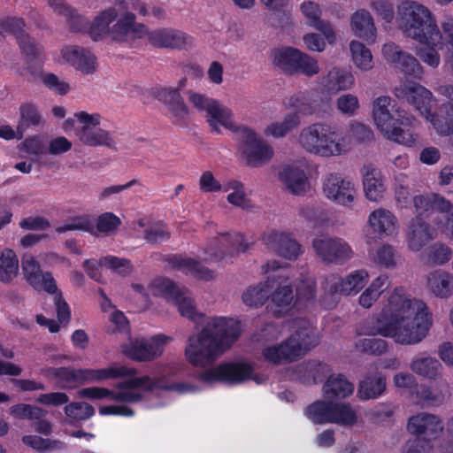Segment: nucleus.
Returning <instances> with one entry per match:
<instances>
[{
	"mask_svg": "<svg viewBox=\"0 0 453 453\" xmlns=\"http://www.w3.org/2000/svg\"><path fill=\"white\" fill-rule=\"evenodd\" d=\"M150 290L155 296L173 302L182 317L196 322L202 316L196 310L190 292L185 288L177 286L169 279L154 280L150 285Z\"/></svg>",
	"mask_w": 453,
	"mask_h": 453,
	"instance_id": "ddd939ff",
	"label": "nucleus"
},
{
	"mask_svg": "<svg viewBox=\"0 0 453 453\" xmlns=\"http://www.w3.org/2000/svg\"><path fill=\"white\" fill-rule=\"evenodd\" d=\"M120 224L121 220L118 216L112 212H104L97 218L93 234H111L118 229Z\"/></svg>",
	"mask_w": 453,
	"mask_h": 453,
	"instance_id": "680f3d73",
	"label": "nucleus"
},
{
	"mask_svg": "<svg viewBox=\"0 0 453 453\" xmlns=\"http://www.w3.org/2000/svg\"><path fill=\"white\" fill-rule=\"evenodd\" d=\"M372 119L380 134L388 140L404 146L415 144L417 137L409 129H404L402 114L392 104L389 96H381L372 102Z\"/></svg>",
	"mask_w": 453,
	"mask_h": 453,
	"instance_id": "1a4fd4ad",
	"label": "nucleus"
},
{
	"mask_svg": "<svg viewBox=\"0 0 453 453\" xmlns=\"http://www.w3.org/2000/svg\"><path fill=\"white\" fill-rule=\"evenodd\" d=\"M248 247L243 235L239 233L220 234L210 242L202 259L207 263H227L232 257L244 253Z\"/></svg>",
	"mask_w": 453,
	"mask_h": 453,
	"instance_id": "2eb2a0df",
	"label": "nucleus"
},
{
	"mask_svg": "<svg viewBox=\"0 0 453 453\" xmlns=\"http://www.w3.org/2000/svg\"><path fill=\"white\" fill-rule=\"evenodd\" d=\"M301 50L294 47H283L273 50V62L283 72L294 74Z\"/></svg>",
	"mask_w": 453,
	"mask_h": 453,
	"instance_id": "c03bdc74",
	"label": "nucleus"
},
{
	"mask_svg": "<svg viewBox=\"0 0 453 453\" xmlns=\"http://www.w3.org/2000/svg\"><path fill=\"white\" fill-rule=\"evenodd\" d=\"M297 143L305 152L325 158L346 155L349 140L341 134V128L326 122H314L303 127Z\"/></svg>",
	"mask_w": 453,
	"mask_h": 453,
	"instance_id": "423d86ee",
	"label": "nucleus"
},
{
	"mask_svg": "<svg viewBox=\"0 0 453 453\" xmlns=\"http://www.w3.org/2000/svg\"><path fill=\"white\" fill-rule=\"evenodd\" d=\"M288 105L297 114L311 116L319 113L325 102L321 95L316 90L299 91L288 98Z\"/></svg>",
	"mask_w": 453,
	"mask_h": 453,
	"instance_id": "c756f323",
	"label": "nucleus"
},
{
	"mask_svg": "<svg viewBox=\"0 0 453 453\" xmlns=\"http://www.w3.org/2000/svg\"><path fill=\"white\" fill-rule=\"evenodd\" d=\"M187 81L186 78H182L179 81L177 87H163L155 91V96L167 106L178 121H185L189 115V108L180 95Z\"/></svg>",
	"mask_w": 453,
	"mask_h": 453,
	"instance_id": "b1692460",
	"label": "nucleus"
},
{
	"mask_svg": "<svg viewBox=\"0 0 453 453\" xmlns=\"http://www.w3.org/2000/svg\"><path fill=\"white\" fill-rule=\"evenodd\" d=\"M354 385L342 374L330 375L322 391L327 399H342L351 395L354 392Z\"/></svg>",
	"mask_w": 453,
	"mask_h": 453,
	"instance_id": "4c0bfd02",
	"label": "nucleus"
},
{
	"mask_svg": "<svg viewBox=\"0 0 453 453\" xmlns=\"http://www.w3.org/2000/svg\"><path fill=\"white\" fill-rule=\"evenodd\" d=\"M312 249L316 255L326 264H343L353 257L351 246L343 239L319 235L313 239Z\"/></svg>",
	"mask_w": 453,
	"mask_h": 453,
	"instance_id": "a211bd4d",
	"label": "nucleus"
},
{
	"mask_svg": "<svg viewBox=\"0 0 453 453\" xmlns=\"http://www.w3.org/2000/svg\"><path fill=\"white\" fill-rule=\"evenodd\" d=\"M169 264L173 268L198 280H211L216 277L214 271L204 267L199 261L191 257L175 255L169 258Z\"/></svg>",
	"mask_w": 453,
	"mask_h": 453,
	"instance_id": "f704fd0d",
	"label": "nucleus"
},
{
	"mask_svg": "<svg viewBox=\"0 0 453 453\" xmlns=\"http://www.w3.org/2000/svg\"><path fill=\"white\" fill-rule=\"evenodd\" d=\"M299 11L306 25L321 32L329 44L335 43L336 33L332 23L322 19L323 11L319 4L311 0H304L300 4Z\"/></svg>",
	"mask_w": 453,
	"mask_h": 453,
	"instance_id": "393cba45",
	"label": "nucleus"
},
{
	"mask_svg": "<svg viewBox=\"0 0 453 453\" xmlns=\"http://www.w3.org/2000/svg\"><path fill=\"white\" fill-rule=\"evenodd\" d=\"M412 203L417 214L422 215L432 210L438 212L445 211L449 206V200L439 194L430 193L413 196Z\"/></svg>",
	"mask_w": 453,
	"mask_h": 453,
	"instance_id": "79ce46f5",
	"label": "nucleus"
},
{
	"mask_svg": "<svg viewBox=\"0 0 453 453\" xmlns=\"http://www.w3.org/2000/svg\"><path fill=\"white\" fill-rule=\"evenodd\" d=\"M405 76H411L416 79H421L424 73V68L418 59L411 53L406 52L396 65Z\"/></svg>",
	"mask_w": 453,
	"mask_h": 453,
	"instance_id": "bf43d9fd",
	"label": "nucleus"
},
{
	"mask_svg": "<svg viewBox=\"0 0 453 453\" xmlns=\"http://www.w3.org/2000/svg\"><path fill=\"white\" fill-rule=\"evenodd\" d=\"M394 95L407 102L429 121L435 132L441 135L453 133V105L441 104L435 115L431 114L434 96L430 90L413 81H402L394 88Z\"/></svg>",
	"mask_w": 453,
	"mask_h": 453,
	"instance_id": "39448f33",
	"label": "nucleus"
},
{
	"mask_svg": "<svg viewBox=\"0 0 453 453\" xmlns=\"http://www.w3.org/2000/svg\"><path fill=\"white\" fill-rule=\"evenodd\" d=\"M369 280V273L365 269L350 272L343 277L332 276L330 279V290L342 296H356L359 293Z\"/></svg>",
	"mask_w": 453,
	"mask_h": 453,
	"instance_id": "cd10ccee",
	"label": "nucleus"
},
{
	"mask_svg": "<svg viewBox=\"0 0 453 453\" xmlns=\"http://www.w3.org/2000/svg\"><path fill=\"white\" fill-rule=\"evenodd\" d=\"M115 385L114 389L103 387H89L77 392L80 398L89 400L108 399L120 403H136L143 398V392H150L159 387V380L148 375L133 376Z\"/></svg>",
	"mask_w": 453,
	"mask_h": 453,
	"instance_id": "6e6552de",
	"label": "nucleus"
},
{
	"mask_svg": "<svg viewBox=\"0 0 453 453\" xmlns=\"http://www.w3.org/2000/svg\"><path fill=\"white\" fill-rule=\"evenodd\" d=\"M372 233L380 237L395 236L399 231V223L395 215L389 210L378 208L372 211L367 219Z\"/></svg>",
	"mask_w": 453,
	"mask_h": 453,
	"instance_id": "2f4dec72",
	"label": "nucleus"
},
{
	"mask_svg": "<svg viewBox=\"0 0 453 453\" xmlns=\"http://www.w3.org/2000/svg\"><path fill=\"white\" fill-rule=\"evenodd\" d=\"M449 388L446 380H437L434 386H418L415 392L416 400L420 403H440L449 395Z\"/></svg>",
	"mask_w": 453,
	"mask_h": 453,
	"instance_id": "e433bc0d",
	"label": "nucleus"
},
{
	"mask_svg": "<svg viewBox=\"0 0 453 453\" xmlns=\"http://www.w3.org/2000/svg\"><path fill=\"white\" fill-rule=\"evenodd\" d=\"M396 21L405 36L418 42L414 49L416 56L429 67L437 68L443 38L432 12L418 2L406 0L397 7Z\"/></svg>",
	"mask_w": 453,
	"mask_h": 453,
	"instance_id": "20e7f679",
	"label": "nucleus"
},
{
	"mask_svg": "<svg viewBox=\"0 0 453 453\" xmlns=\"http://www.w3.org/2000/svg\"><path fill=\"white\" fill-rule=\"evenodd\" d=\"M85 231L90 234L95 233V223L91 217L87 214L75 216L67 222L56 228L58 233H65L67 231Z\"/></svg>",
	"mask_w": 453,
	"mask_h": 453,
	"instance_id": "6e6d98bb",
	"label": "nucleus"
},
{
	"mask_svg": "<svg viewBox=\"0 0 453 453\" xmlns=\"http://www.w3.org/2000/svg\"><path fill=\"white\" fill-rule=\"evenodd\" d=\"M173 341L171 336L157 334L150 338H135L121 346L127 357L137 362H150L162 356L165 346Z\"/></svg>",
	"mask_w": 453,
	"mask_h": 453,
	"instance_id": "dca6fc26",
	"label": "nucleus"
},
{
	"mask_svg": "<svg viewBox=\"0 0 453 453\" xmlns=\"http://www.w3.org/2000/svg\"><path fill=\"white\" fill-rule=\"evenodd\" d=\"M283 188L294 196H304L311 190L306 167L299 164L287 165L279 173Z\"/></svg>",
	"mask_w": 453,
	"mask_h": 453,
	"instance_id": "4be33fe9",
	"label": "nucleus"
},
{
	"mask_svg": "<svg viewBox=\"0 0 453 453\" xmlns=\"http://www.w3.org/2000/svg\"><path fill=\"white\" fill-rule=\"evenodd\" d=\"M396 409L393 403H380L368 410L365 416L373 423H384L394 416Z\"/></svg>",
	"mask_w": 453,
	"mask_h": 453,
	"instance_id": "13d9d810",
	"label": "nucleus"
},
{
	"mask_svg": "<svg viewBox=\"0 0 453 453\" xmlns=\"http://www.w3.org/2000/svg\"><path fill=\"white\" fill-rule=\"evenodd\" d=\"M22 274L26 281L37 291H46L56 294L58 288L50 272H43L36 258L29 253L21 257Z\"/></svg>",
	"mask_w": 453,
	"mask_h": 453,
	"instance_id": "aec40b11",
	"label": "nucleus"
},
{
	"mask_svg": "<svg viewBox=\"0 0 453 453\" xmlns=\"http://www.w3.org/2000/svg\"><path fill=\"white\" fill-rule=\"evenodd\" d=\"M80 369L71 367H50L42 370V373L50 380H56L61 388H74L80 384Z\"/></svg>",
	"mask_w": 453,
	"mask_h": 453,
	"instance_id": "a19ab883",
	"label": "nucleus"
},
{
	"mask_svg": "<svg viewBox=\"0 0 453 453\" xmlns=\"http://www.w3.org/2000/svg\"><path fill=\"white\" fill-rule=\"evenodd\" d=\"M410 369L417 376L430 381L444 380L442 364L430 355L422 354L415 357L410 364Z\"/></svg>",
	"mask_w": 453,
	"mask_h": 453,
	"instance_id": "72a5a7b5",
	"label": "nucleus"
},
{
	"mask_svg": "<svg viewBox=\"0 0 453 453\" xmlns=\"http://www.w3.org/2000/svg\"><path fill=\"white\" fill-rule=\"evenodd\" d=\"M263 243L279 257L296 261L303 253L299 242L290 233L271 230L262 235Z\"/></svg>",
	"mask_w": 453,
	"mask_h": 453,
	"instance_id": "6ab92c4d",
	"label": "nucleus"
},
{
	"mask_svg": "<svg viewBox=\"0 0 453 453\" xmlns=\"http://www.w3.org/2000/svg\"><path fill=\"white\" fill-rule=\"evenodd\" d=\"M360 172L365 197L371 202H380L387 189L381 172L371 164L365 165Z\"/></svg>",
	"mask_w": 453,
	"mask_h": 453,
	"instance_id": "473e14b6",
	"label": "nucleus"
},
{
	"mask_svg": "<svg viewBox=\"0 0 453 453\" xmlns=\"http://www.w3.org/2000/svg\"><path fill=\"white\" fill-rule=\"evenodd\" d=\"M351 59L357 68L366 72L373 67L371 50L360 41L352 40L349 42Z\"/></svg>",
	"mask_w": 453,
	"mask_h": 453,
	"instance_id": "de8ad7c7",
	"label": "nucleus"
},
{
	"mask_svg": "<svg viewBox=\"0 0 453 453\" xmlns=\"http://www.w3.org/2000/svg\"><path fill=\"white\" fill-rule=\"evenodd\" d=\"M301 123L296 114H288L282 120L273 121L264 128V134L266 137L280 139L285 137L292 130L297 128Z\"/></svg>",
	"mask_w": 453,
	"mask_h": 453,
	"instance_id": "a18cd8bd",
	"label": "nucleus"
},
{
	"mask_svg": "<svg viewBox=\"0 0 453 453\" xmlns=\"http://www.w3.org/2000/svg\"><path fill=\"white\" fill-rule=\"evenodd\" d=\"M65 414L74 420H86L95 414L92 405L85 402H73L65 405Z\"/></svg>",
	"mask_w": 453,
	"mask_h": 453,
	"instance_id": "052dcab7",
	"label": "nucleus"
},
{
	"mask_svg": "<svg viewBox=\"0 0 453 453\" xmlns=\"http://www.w3.org/2000/svg\"><path fill=\"white\" fill-rule=\"evenodd\" d=\"M372 262L381 268L394 270L402 265V257L393 245L384 243L376 250Z\"/></svg>",
	"mask_w": 453,
	"mask_h": 453,
	"instance_id": "49530a36",
	"label": "nucleus"
},
{
	"mask_svg": "<svg viewBox=\"0 0 453 453\" xmlns=\"http://www.w3.org/2000/svg\"><path fill=\"white\" fill-rule=\"evenodd\" d=\"M323 194L331 202L352 209L358 191L351 180L339 173H329L323 180Z\"/></svg>",
	"mask_w": 453,
	"mask_h": 453,
	"instance_id": "f3484780",
	"label": "nucleus"
},
{
	"mask_svg": "<svg viewBox=\"0 0 453 453\" xmlns=\"http://www.w3.org/2000/svg\"><path fill=\"white\" fill-rule=\"evenodd\" d=\"M241 334L239 320L222 316L207 317L201 328L188 337L185 358L193 366L206 367L230 349Z\"/></svg>",
	"mask_w": 453,
	"mask_h": 453,
	"instance_id": "7ed1b4c3",
	"label": "nucleus"
},
{
	"mask_svg": "<svg viewBox=\"0 0 453 453\" xmlns=\"http://www.w3.org/2000/svg\"><path fill=\"white\" fill-rule=\"evenodd\" d=\"M341 134L349 140V148L346 154L351 150L355 142H365L371 141L373 137L372 132L368 127L357 122L350 123L345 129L341 128Z\"/></svg>",
	"mask_w": 453,
	"mask_h": 453,
	"instance_id": "3c124183",
	"label": "nucleus"
},
{
	"mask_svg": "<svg viewBox=\"0 0 453 453\" xmlns=\"http://www.w3.org/2000/svg\"><path fill=\"white\" fill-rule=\"evenodd\" d=\"M337 110L343 115L355 116L359 109V100L353 94H343L335 102Z\"/></svg>",
	"mask_w": 453,
	"mask_h": 453,
	"instance_id": "338daca9",
	"label": "nucleus"
},
{
	"mask_svg": "<svg viewBox=\"0 0 453 453\" xmlns=\"http://www.w3.org/2000/svg\"><path fill=\"white\" fill-rule=\"evenodd\" d=\"M426 288L434 296L447 299L453 296V275L443 270H435L427 276Z\"/></svg>",
	"mask_w": 453,
	"mask_h": 453,
	"instance_id": "c9c22d12",
	"label": "nucleus"
},
{
	"mask_svg": "<svg viewBox=\"0 0 453 453\" xmlns=\"http://www.w3.org/2000/svg\"><path fill=\"white\" fill-rule=\"evenodd\" d=\"M439 213L445 214V216L444 219H435L434 220V226L448 239L453 240V203L449 201V208L440 211Z\"/></svg>",
	"mask_w": 453,
	"mask_h": 453,
	"instance_id": "774afa93",
	"label": "nucleus"
},
{
	"mask_svg": "<svg viewBox=\"0 0 453 453\" xmlns=\"http://www.w3.org/2000/svg\"><path fill=\"white\" fill-rule=\"evenodd\" d=\"M19 274V261L16 252L4 248L0 252V282L11 285Z\"/></svg>",
	"mask_w": 453,
	"mask_h": 453,
	"instance_id": "58836bf2",
	"label": "nucleus"
},
{
	"mask_svg": "<svg viewBox=\"0 0 453 453\" xmlns=\"http://www.w3.org/2000/svg\"><path fill=\"white\" fill-rule=\"evenodd\" d=\"M223 190L228 192L227 201L234 206L249 210L252 207L250 201L247 197L243 185L237 180L227 182Z\"/></svg>",
	"mask_w": 453,
	"mask_h": 453,
	"instance_id": "603ef678",
	"label": "nucleus"
},
{
	"mask_svg": "<svg viewBox=\"0 0 453 453\" xmlns=\"http://www.w3.org/2000/svg\"><path fill=\"white\" fill-rule=\"evenodd\" d=\"M319 83L324 92L336 95L342 91L350 90L355 84V77L345 68L333 66L320 77Z\"/></svg>",
	"mask_w": 453,
	"mask_h": 453,
	"instance_id": "c85d7f7f",
	"label": "nucleus"
},
{
	"mask_svg": "<svg viewBox=\"0 0 453 453\" xmlns=\"http://www.w3.org/2000/svg\"><path fill=\"white\" fill-rule=\"evenodd\" d=\"M319 72L320 67L319 61L315 58L301 50L295 73H303L308 77H312L319 73Z\"/></svg>",
	"mask_w": 453,
	"mask_h": 453,
	"instance_id": "0e129e2a",
	"label": "nucleus"
},
{
	"mask_svg": "<svg viewBox=\"0 0 453 453\" xmlns=\"http://www.w3.org/2000/svg\"><path fill=\"white\" fill-rule=\"evenodd\" d=\"M357 421V411L350 404L334 403L332 423L350 426L355 425Z\"/></svg>",
	"mask_w": 453,
	"mask_h": 453,
	"instance_id": "4d7b16f0",
	"label": "nucleus"
},
{
	"mask_svg": "<svg viewBox=\"0 0 453 453\" xmlns=\"http://www.w3.org/2000/svg\"><path fill=\"white\" fill-rule=\"evenodd\" d=\"M234 131L239 133V151L248 166L260 167L270 162L273 157L274 150L272 145L254 129L245 126L237 127L235 125Z\"/></svg>",
	"mask_w": 453,
	"mask_h": 453,
	"instance_id": "9d476101",
	"label": "nucleus"
},
{
	"mask_svg": "<svg viewBox=\"0 0 453 453\" xmlns=\"http://www.w3.org/2000/svg\"><path fill=\"white\" fill-rule=\"evenodd\" d=\"M37 78L45 88L58 96H65L71 90L70 84L53 73L41 72Z\"/></svg>",
	"mask_w": 453,
	"mask_h": 453,
	"instance_id": "864d4df0",
	"label": "nucleus"
},
{
	"mask_svg": "<svg viewBox=\"0 0 453 453\" xmlns=\"http://www.w3.org/2000/svg\"><path fill=\"white\" fill-rule=\"evenodd\" d=\"M77 127L74 134L79 142L88 147L104 146L115 149L116 142L110 131L100 128L103 117L98 112L81 111L74 113Z\"/></svg>",
	"mask_w": 453,
	"mask_h": 453,
	"instance_id": "9b49d317",
	"label": "nucleus"
},
{
	"mask_svg": "<svg viewBox=\"0 0 453 453\" xmlns=\"http://www.w3.org/2000/svg\"><path fill=\"white\" fill-rule=\"evenodd\" d=\"M271 299L276 307L274 313L280 314L288 311L294 300L292 288L285 282H279L271 295Z\"/></svg>",
	"mask_w": 453,
	"mask_h": 453,
	"instance_id": "8fccbe9b",
	"label": "nucleus"
},
{
	"mask_svg": "<svg viewBox=\"0 0 453 453\" xmlns=\"http://www.w3.org/2000/svg\"><path fill=\"white\" fill-rule=\"evenodd\" d=\"M10 413L16 418H27L31 421L35 418L45 417L46 415V411L42 408L27 403L12 405L10 408Z\"/></svg>",
	"mask_w": 453,
	"mask_h": 453,
	"instance_id": "e2e57ef3",
	"label": "nucleus"
},
{
	"mask_svg": "<svg viewBox=\"0 0 453 453\" xmlns=\"http://www.w3.org/2000/svg\"><path fill=\"white\" fill-rule=\"evenodd\" d=\"M145 33L149 42L157 48L186 49L194 45V38L186 33L173 28H158Z\"/></svg>",
	"mask_w": 453,
	"mask_h": 453,
	"instance_id": "5701e85b",
	"label": "nucleus"
},
{
	"mask_svg": "<svg viewBox=\"0 0 453 453\" xmlns=\"http://www.w3.org/2000/svg\"><path fill=\"white\" fill-rule=\"evenodd\" d=\"M437 229L431 227L426 221L417 217L408 225L406 230V242L408 248L412 251H419L437 234Z\"/></svg>",
	"mask_w": 453,
	"mask_h": 453,
	"instance_id": "7c9ffc66",
	"label": "nucleus"
},
{
	"mask_svg": "<svg viewBox=\"0 0 453 453\" xmlns=\"http://www.w3.org/2000/svg\"><path fill=\"white\" fill-rule=\"evenodd\" d=\"M189 104L198 111L206 112L207 122L212 132L221 133L220 127L228 130L235 129L233 111L219 101L204 94L189 90L187 93Z\"/></svg>",
	"mask_w": 453,
	"mask_h": 453,
	"instance_id": "f8f14e48",
	"label": "nucleus"
},
{
	"mask_svg": "<svg viewBox=\"0 0 453 453\" xmlns=\"http://www.w3.org/2000/svg\"><path fill=\"white\" fill-rule=\"evenodd\" d=\"M443 429L442 419L429 412L414 414L409 418L407 422V430L410 434L428 441L439 438Z\"/></svg>",
	"mask_w": 453,
	"mask_h": 453,
	"instance_id": "412c9836",
	"label": "nucleus"
},
{
	"mask_svg": "<svg viewBox=\"0 0 453 453\" xmlns=\"http://www.w3.org/2000/svg\"><path fill=\"white\" fill-rule=\"evenodd\" d=\"M334 406V403L319 400L310 404L305 410V414L314 423H332Z\"/></svg>",
	"mask_w": 453,
	"mask_h": 453,
	"instance_id": "09e8293b",
	"label": "nucleus"
},
{
	"mask_svg": "<svg viewBox=\"0 0 453 453\" xmlns=\"http://www.w3.org/2000/svg\"><path fill=\"white\" fill-rule=\"evenodd\" d=\"M349 29L354 36L373 44L377 41L378 29L372 14L365 8L356 10L349 16Z\"/></svg>",
	"mask_w": 453,
	"mask_h": 453,
	"instance_id": "bb28decb",
	"label": "nucleus"
},
{
	"mask_svg": "<svg viewBox=\"0 0 453 453\" xmlns=\"http://www.w3.org/2000/svg\"><path fill=\"white\" fill-rule=\"evenodd\" d=\"M329 372L326 365L315 361L308 362L298 365V378L305 383L317 382L321 376Z\"/></svg>",
	"mask_w": 453,
	"mask_h": 453,
	"instance_id": "5fc2aeb1",
	"label": "nucleus"
},
{
	"mask_svg": "<svg viewBox=\"0 0 453 453\" xmlns=\"http://www.w3.org/2000/svg\"><path fill=\"white\" fill-rule=\"evenodd\" d=\"M292 329L293 333L286 341L263 349L262 355L266 361L273 364L295 362L318 344V335L308 321L296 319Z\"/></svg>",
	"mask_w": 453,
	"mask_h": 453,
	"instance_id": "0eeeda50",
	"label": "nucleus"
},
{
	"mask_svg": "<svg viewBox=\"0 0 453 453\" xmlns=\"http://www.w3.org/2000/svg\"><path fill=\"white\" fill-rule=\"evenodd\" d=\"M80 384L96 383L137 375V370L113 363L104 368H80Z\"/></svg>",
	"mask_w": 453,
	"mask_h": 453,
	"instance_id": "a878e982",
	"label": "nucleus"
},
{
	"mask_svg": "<svg viewBox=\"0 0 453 453\" xmlns=\"http://www.w3.org/2000/svg\"><path fill=\"white\" fill-rule=\"evenodd\" d=\"M50 9L66 19L70 30L88 34L95 42L107 38L115 42H130L142 37L144 25L137 23L132 14V0H122L114 6H109L99 12L88 21L64 0H48Z\"/></svg>",
	"mask_w": 453,
	"mask_h": 453,
	"instance_id": "f03ea898",
	"label": "nucleus"
},
{
	"mask_svg": "<svg viewBox=\"0 0 453 453\" xmlns=\"http://www.w3.org/2000/svg\"><path fill=\"white\" fill-rule=\"evenodd\" d=\"M386 390V378L380 374L368 376L360 381L357 396L363 401L376 399Z\"/></svg>",
	"mask_w": 453,
	"mask_h": 453,
	"instance_id": "37998d69",
	"label": "nucleus"
},
{
	"mask_svg": "<svg viewBox=\"0 0 453 453\" xmlns=\"http://www.w3.org/2000/svg\"><path fill=\"white\" fill-rule=\"evenodd\" d=\"M87 50L88 49L78 45H65L59 50L56 60L60 65H68L73 67L77 59Z\"/></svg>",
	"mask_w": 453,
	"mask_h": 453,
	"instance_id": "69168bd1",
	"label": "nucleus"
},
{
	"mask_svg": "<svg viewBox=\"0 0 453 453\" xmlns=\"http://www.w3.org/2000/svg\"><path fill=\"white\" fill-rule=\"evenodd\" d=\"M248 379H252L257 384L265 381V376H253L252 366L244 362L225 363L219 365L209 368L199 374V380L211 384L217 381L228 384H239Z\"/></svg>",
	"mask_w": 453,
	"mask_h": 453,
	"instance_id": "4468645a",
	"label": "nucleus"
},
{
	"mask_svg": "<svg viewBox=\"0 0 453 453\" xmlns=\"http://www.w3.org/2000/svg\"><path fill=\"white\" fill-rule=\"evenodd\" d=\"M272 288L273 281L267 279L247 288L242 295V300L245 305L251 308L262 306L268 300Z\"/></svg>",
	"mask_w": 453,
	"mask_h": 453,
	"instance_id": "ea45409f",
	"label": "nucleus"
},
{
	"mask_svg": "<svg viewBox=\"0 0 453 453\" xmlns=\"http://www.w3.org/2000/svg\"><path fill=\"white\" fill-rule=\"evenodd\" d=\"M433 324V313L425 302L411 298L402 288H395L380 311L367 322L365 333L411 346L427 337Z\"/></svg>",
	"mask_w": 453,
	"mask_h": 453,
	"instance_id": "f257e3e1",
	"label": "nucleus"
}]
</instances>
